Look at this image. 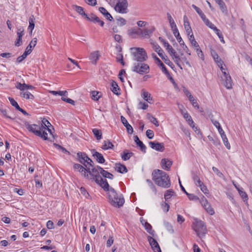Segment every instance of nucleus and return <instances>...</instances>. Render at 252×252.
Wrapping results in <instances>:
<instances>
[{"instance_id": "obj_43", "label": "nucleus", "mask_w": 252, "mask_h": 252, "mask_svg": "<svg viewBox=\"0 0 252 252\" xmlns=\"http://www.w3.org/2000/svg\"><path fill=\"white\" fill-rule=\"evenodd\" d=\"M147 118L150 120V121L154 124L156 126H159V123L157 120V119L152 116L150 113L147 114Z\"/></svg>"}, {"instance_id": "obj_57", "label": "nucleus", "mask_w": 252, "mask_h": 252, "mask_svg": "<svg viewBox=\"0 0 252 252\" xmlns=\"http://www.w3.org/2000/svg\"><path fill=\"white\" fill-rule=\"evenodd\" d=\"M46 129H43V130H41V135H38V136L40 137L42 139L44 140H47L48 139L47 137V133L45 131Z\"/></svg>"}, {"instance_id": "obj_3", "label": "nucleus", "mask_w": 252, "mask_h": 252, "mask_svg": "<svg viewBox=\"0 0 252 252\" xmlns=\"http://www.w3.org/2000/svg\"><path fill=\"white\" fill-rule=\"evenodd\" d=\"M105 191H108V197L110 204L114 207L120 208L122 207L124 203L125 199L122 194H118L112 188H108Z\"/></svg>"}, {"instance_id": "obj_4", "label": "nucleus", "mask_w": 252, "mask_h": 252, "mask_svg": "<svg viewBox=\"0 0 252 252\" xmlns=\"http://www.w3.org/2000/svg\"><path fill=\"white\" fill-rule=\"evenodd\" d=\"M192 228L200 238H203L207 232L205 223L197 219H194Z\"/></svg>"}, {"instance_id": "obj_56", "label": "nucleus", "mask_w": 252, "mask_h": 252, "mask_svg": "<svg viewBox=\"0 0 252 252\" xmlns=\"http://www.w3.org/2000/svg\"><path fill=\"white\" fill-rule=\"evenodd\" d=\"M210 119H211V121L212 122V123L213 124V125H214V126L217 128V129H219V127H220V123L216 121V120H214L213 119V115L212 114H210V116H209Z\"/></svg>"}, {"instance_id": "obj_48", "label": "nucleus", "mask_w": 252, "mask_h": 252, "mask_svg": "<svg viewBox=\"0 0 252 252\" xmlns=\"http://www.w3.org/2000/svg\"><path fill=\"white\" fill-rule=\"evenodd\" d=\"M192 179L195 184L198 187L201 184L203 183V182L200 180L199 176L196 174H194L192 176Z\"/></svg>"}, {"instance_id": "obj_55", "label": "nucleus", "mask_w": 252, "mask_h": 252, "mask_svg": "<svg viewBox=\"0 0 252 252\" xmlns=\"http://www.w3.org/2000/svg\"><path fill=\"white\" fill-rule=\"evenodd\" d=\"M29 55H30L29 53H27V52H26L25 51L24 53L23 54L22 56H19L17 58V62L18 63L22 62Z\"/></svg>"}, {"instance_id": "obj_51", "label": "nucleus", "mask_w": 252, "mask_h": 252, "mask_svg": "<svg viewBox=\"0 0 252 252\" xmlns=\"http://www.w3.org/2000/svg\"><path fill=\"white\" fill-rule=\"evenodd\" d=\"M100 94V92L93 91L92 92V98L94 100H98L101 96V95L99 94Z\"/></svg>"}, {"instance_id": "obj_46", "label": "nucleus", "mask_w": 252, "mask_h": 252, "mask_svg": "<svg viewBox=\"0 0 252 252\" xmlns=\"http://www.w3.org/2000/svg\"><path fill=\"white\" fill-rule=\"evenodd\" d=\"M243 189H238V190L239 191V194L241 196V197L243 198L244 200V201H247L248 200V196L246 192L244 191H243Z\"/></svg>"}, {"instance_id": "obj_36", "label": "nucleus", "mask_w": 252, "mask_h": 252, "mask_svg": "<svg viewBox=\"0 0 252 252\" xmlns=\"http://www.w3.org/2000/svg\"><path fill=\"white\" fill-rule=\"evenodd\" d=\"M20 95L27 99H33L34 97L31 93L28 91H23L20 93Z\"/></svg>"}, {"instance_id": "obj_17", "label": "nucleus", "mask_w": 252, "mask_h": 252, "mask_svg": "<svg viewBox=\"0 0 252 252\" xmlns=\"http://www.w3.org/2000/svg\"><path fill=\"white\" fill-rule=\"evenodd\" d=\"M73 167L75 169L78 170L80 173H82L84 176L87 178H89V174L87 173L88 168H84L82 165L80 164L75 163L74 164Z\"/></svg>"}, {"instance_id": "obj_18", "label": "nucleus", "mask_w": 252, "mask_h": 252, "mask_svg": "<svg viewBox=\"0 0 252 252\" xmlns=\"http://www.w3.org/2000/svg\"><path fill=\"white\" fill-rule=\"evenodd\" d=\"M172 164V161L167 158H162L160 162V165L162 169L168 171Z\"/></svg>"}, {"instance_id": "obj_22", "label": "nucleus", "mask_w": 252, "mask_h": 252, "mask_svg": "<svg viewBox=\"0 0 252 252\" xmlns=\"http://www.w3.org/2000/svg\"><path fill=\"white\" fill-rule=\"evenodd\" d=\"M152 57L157 61V63L158 65L160 67L162 71L163 72L168 73V70H167L165 66L162 63V62L160 60L159 58H158L155 54H152Z\"/></svg>"}, {"instance_id": "obj_20", "label": "nucleus", "mask_w": 252, "mask_h": 252, "mask_svg": "<svg viewBox=\"0 0 252 252\" xmlns=\"http://www.w3.org/2000/svg\"><path fill=\"white\" fill-rule=\"evenodd\" d=\"M121 120L123 124L126 127L128 133L132 134L133 132V128L127 122L126 119L123 116H121Z\"/></svg>"}, {"instance_id": "obj_40", "label": "nucleus", "mask_w": 252, "mask_h": 252, "mask_svg": "<svg viewBox=\"0 0 252 252\" xmlns=\"http://www.w3.org/2000/svg\"><path fill=\"white\" fill-rule=\"evenodd\" d=\"M144 221V227L147 231L151 235H154L155 231L152 230V227L151 225L147 222L146 220Z\"/></svg>"}, {"instance_id": "obj_9", "label": "nucleus", "mask_w": 252, "mask_h": 252, "mask_svg": "<svg viewBox=\"0 0 252 252\" xmlns=\"http://www.w3.org/2000/svg\"><path fill=\"white\" fill-rule=\"evenodd\" d=\"M77 155L79 162L82 163L86 168H88L89 165L92 166V163H93V161L85 153L79 152Z\"/></svg>"}, {"instance_id": "obj_28", "label": "nucleus", "mask_w": 252, "mask_h": 252, "mask_svg": "<svg viewBox=\"0 0 252 252\" xmlns=\"http://www.w3.org/2000/svg\"><path fill=\"white\" fill-rule=\"evenodd\" d=\"M99 11L102 13L108 20L111 21L113 20V18L111 15L103 7H100L98 9Z\"/></svg>"}, {"instance_id": "obj_2", "label": "nucleus", "mask_w": 252, "mask_h": 252, "mask_svg": "<svg viewBox=\"0 0 252 252\" xmlns=\"http://www.w3.org/2000/svg\"><path fill=\"white\" fill-rule=\"evenodd\" d=\"M152 180L157 186L163 188L170 187V178L165 172L159 169H155L152 173Z\"/></svg>"}, {"instance_id": "obj_50", "label": "nucleus", "mask_w": 252, "mask_h": 252, "mask_svg": "<svg viewBox=\"0 0 252 252\" xmlns=\"http://www.w3.org/2000/svg\"><path fill=\"white\" fill-rule=\"evenodd\" d=\"M189 99L194 107L196 108L197 109H199V106L197 102V100L194 98L193 96L190 97Z\"/></svg>"}, {"instance_id": "obj_47", "label": "nucleus", "mask_w": 252, "mask_h": 252, "mask_svg": "<svg viewBox=\"0 0 252 252\" xmlns=\"http://www.w3.org/2000/svg\"><path fill=\"white\" fill-rule=\"evenodd\" d=\"M173 60H174L175 63L177 64V65L181 69H182L183 67L180 63V60H181V59L179 57V55H176L175 56L172 57Z\"/></svg>"}, {"instance_id": "obj_44", "label": "nucleus", "mask_w": 252, "mask_h": 252, "mask_svg": "<svg viewBox=\"0 0 252 252\" xmlns=\"http://www.w3.org/2000/svg\"><path fill=\"white\" fill-rule=\"evenodd\" d=\"M218 4H219L221 12L223 13L227 14V9L225 3L222 0H221L220 1Z\"/></svg>"}, {"instance_id": "obj_30", "label": "nucleus", "mask_w": 252, "mask_h": 252, "mask_svg": "<svg viewBox=\"0 0 252 252\" xmlns=\"http://www.w3.org/2000/svg\"><path fill=\"white\" fill-rule=\"evenodd\" d=\"M114 147V145L109 140H104L102 143L101 148L104 150L109 149H112Z\"/></svg>"}, {"instance_id": "obj_15", "label": "nucleus", "mask_w": 252, "mask_h": 252, "mask_svg": "<svg viewBox=\"0 0 252 252\" xmlns=\"http://www.w3.org/2000/svg\"><path fill=\"white\" fill-rule=\"evenodd\" d=\"M149 144L151 148L157 151L163 152L164 150V146L163 143L150 141L149 142Z\"/></svg>"}, {"instance_id": "obj_12", "label": "nucleus", "mask_w": 252, "mask_h": 252, "mask_svg": "<svg viewBox=\"0 0 252 252\" xmlns=\"http://www.w3.org/2000/svg\"><path fill=\"white\" fill-rule=\"evenodd\" d=\"M159 40L162 42L164 46L166 48L169 54L173 57L175 55H177L175 50L172 48V47L164 39L161 37H159Z\"/></svg>"}, {"instance_id": "obj_41", "label": "nucleus", "mask_w": 252, "mask_h": 252, "mask_svg": "<svg viewBox=\"0 0 252 252\" xmlns=\"http://www.w3.org/2000/svg\"><path fill=\"white\" fill-rule=\"evenodd\" d=\"M141 29L138 28L137 29L131 28L128 30V34L130 36H133L134 34H136L140 36Z\"/></svg>"}, {"instance_id": "obj_16", "label": "nucleus", "mask_w": 252, "mask_h": 252, "mask_svg": "<svg viewBox=\"0 0 252 252\" xmlns=\"http://www.w3.org/2000/svg\"><path fill=\"white\" fill-rule=\"evenodd\" d=\"M91 153L97 162L99 163H103L105 162V160L101 154L96 151L95 149L92 150Z\"/></svg>"}, {"instance_id": "obj_14", "label": "nucleus", "mask_w": 252, "mask_h": 252, "mask_svg": "<svg viewBox=\"0 0 252 252\" xmlns=\"http://www.w3.org/2000/svg\"><path fill=\"white\" fill-rule=\"evenodd\" d=\"M174 36L176 37L177 41L180 43V45L182 47L183 50L189 55H190V53L189 51L188 47L185 45L184 41L180 35L179 31H177L176 33H173Z\"/></svg>"}, {"instance_id": "obj_7", "label": "nucleus", "mask_w": 252, "mask_h": 252, "mask_svg": "<svg viewBox=\"0 0 252 252\" xmlns=\"http://www.w3.org/2000/svg\"><path fill=\"white\" fill-rule=\"evenodd\" d=\"M116 4L114 7L115 11L119 13H127L128 3L127 0H115Z\"/></svg>"}, {"instance_id": "obj_11", "label": "nucleus", "mask_w": 252, "mask_h": 252, "mask_svg": "<svg viewBox=\"0 0 252 252\" xmlns=\"http://www.w3.org/2000/svg\"><path fill=\"white\" fill-rule=\"evenodd\" d=\"M223 85L228 89L232 88V81L229 73L223 72V76L221 77Z\"/></svg>"}, {"instance_id": "obj_29", "label": "nucleus", "mask_w": 252, "mask_h": 252, "mask_svg": "<svg viewBox=\"0 0 252 252\" xmlns=\"http://www.w3.org/2000/svg\"><path fill=\"white\" fill-rule=\"evenodd\" d=\"M97 168H98V169H99V170H100V174L104 177L107 178H108V179H113L114 175L112 174H111V173L108 172V171L104 170L100 166L97 165Z\"/></svg>"}, {"instance_id": "obj_39", "label": "nucleus", "mask_w": 252, "mask_h": 252, "mask_svg": "<svg viewBox=\"0 0 252 252\" xmlns=\"http://www.w3.org/2000/svg\"><path fill=\"white\" fill-rule=\"evenodd\" d=\"M35 18L33 15H31L29 19V26L28 27V30L33 31L34 28Z\"/></svg>"}, {"instance_id": "obj_59", "label": "nucleus", "mask_w": 252, "mask_h": 252, "mask_svg": "<svg viewBox=\"0 0 252 252\" xmlns=\"http://www.w3.org/2000/svg\"><path fill=\"white\" fill-rule=\"evenodd\" d=\"M212 169L213 171L217 175L218 177L220 178H223L224 175L216 167H213Z\"/></svg>"}, {"instance_id": "obj_62", "label": "nucleus", "mask_w": 252, "mask_h": 252, "mask_svg": "<svg viewBox=\"0 0 252 252\" xmlns=\"http://www.w3.org/2000/svg\"><path fill=\"white\" fill-rule=\"evenodd\" d=\"M54 146L58 149L62 150L63 153L69 154L68 151H67L64 147L60 146V145L56 143H54Z\"/></svg>"}, {"instance_id": "obj_23", "label": "nucleus", "mask_w": 252, "mask_h": 252, "mask_svg": "<svg viewBox=\"0 0 252 252\" xmlns=\"http://www.w3.org/2000/svg\"><path fill=\"white\" fill-rule=\"evenodd\" d=\"M73 9L75 10L78 14L81 15L83 17L87 19L88 15L84 12V8L80 6L77 5H72Z\"/></svg>"}, {"instance_id": "obj_10", "label": "nucleus", "mask_w": 252, "mask_h": 252, "mask_svg": "<svg viewBox=\"0 0 252 252\" xmlns=\"http://www.w3.org/2000/svg\"><path fill=\"white\" fill-rule=\"evenodd\" d=\"M200 203L202 206L204 208V209L206 211V212L209 213L211 215H213L215 213V211L213 208L211 207V205L209 203L207 199L203 196L200 199Z\"/></svg>"}, {"instance_id": "obj_58", "label": "nucleus", "mask_w": 252, "mask_h": 252, "mask_svg": "<svg viewBox=\"0 0 252 252\" xmlns=\"http://www.w3.org/2000/svg\"><path fill=\"white\" fill-rule=\"evenodd\" d=\"M184 26L185 29H191L189 22L188 18L186 15L184 16Z\"/></svg>"}, {"instance_id": "obj_49", "label": "nucleus", "mask_w": 252, "mask_h": 252, "mask_svg": "<svg viewBox=\"0 0 252 252\" xmlns=\"http://www.w3.org/2000/svg\"><path fill=\"white\" fill-rule=\"evenodd\" d=\"M8 99L10 102V104L12 106L14 107L16 110H20V106L18 105V103L14 100V99L12 97H9Z\"/></svg>"}, {"instance_id": "obj_24", "label": "nucleus", "mask_w": 252, "mask_h": 252, "mask_svg": "<svg viewBox=\"0 0 252 252\" xmlns=\"http://www.w3.org/2000/svg\"><path fill=\"white\" fill-rule=\"evenodd\" d=\"M99 53L98 51H95L92 52L90 54L89 59L93 64H95L97 60L99 59Z\"/></svg>"}, {"instance_id": "obj_8", "label": "nucleus", "mask_w": 252, "mask_h": 252, "mask_svg": "<svg viewBox=\"0 0 252 252\" xmlns=\"http://www.w3.org/2000/svg\"><path fill=\"white\" fill-rule=\"evenodd\" d=\"M25 125L27 129L30 132L34 133L35 135H41V130L45 129V127L42 124H30L28 122H26Z\"/></svg>"}, {"instance_id": "obj_27", "label": "nucleus", "mask_w": 252, "mask_h": 252, "mask_svg": "<svg viewBox=\"0 0 252 252\" xmlns=\"http://www.w3.org/2000/svg\"><path fill=\"white\" fill-rule=\"evenodd\" d=\"M115 166L116 170L120 173H126L128 171L126 166L124 164H121L120 163H116Z\"/></svg>"}, {"instance_id": "obj_19", "label": "nucleus", "mask_w": 252, "mask_h": 252, "mask_svg": "<svg viewBox=\"0 0 252 252\" xmlns=\"http://www.w3.org/2000/svg\"><path fill=\"white\" fill-rule=\"evenodd\" d=\"M155 28L154 27H152L149 29H141L140 32V36L142 37H150V35L153 33V32L155 31Z\"/></svg>"}, {"instance_id": "obj_5", "label": "nucleus", "mask_w": 252, "mask_h": 252, "mask_svg": "<svg viewBox=\"0 0 252 252\" xmlns=\"http://www.w3.org/2000/svg\"><path fill=\"white\" fill-rule=\"evenodd\" d=\"M133 60L138 63L144 62L148 59V56L144 49L139 47L131 48Z\"/></svg>"}, {"instance_id": "obj_42", "label": "nucleus", "mask_w": 252, "mask_h": 252, "mask_svg": "<svg viewBox=\"0 0 252 252\" xmlns=\"http://www.w3.org/2000/svg\"><path fill=\"white\" fill-rule=\"evenodd\" d=\"M87 20L94 23H96L100 19L94 13H91L88 16V17H87Z\"/></svg>"}, {"instance_id": "obj_34", "label": "nucleus", "mask_w": 252, "mask_h": 252, "mask_svg": "<svg viewBox=\"0 0 252 252\" xmlns=\"http://www.w3.org/2000/svg\"><path fill=\"white\" fill-rule=\"evenodd\" d=\"M141 95L145 100L148 101L149 103L150 102V100H153V98L151 97V94L144 89L142 90Z\"/></svg>"}, {"instance_id": "obj_38", "label": "nucleus", "mask_w": 252, "mask_h": 252, "mask_svg": "<svg viewBox=\"0 0 252 252\" xmlns=\"http://www.w3.org/2000/svg\"><path fill=\"white\" fill-rule=\"evenodd\" d=\"M175 193L173 189H170L167 190L164 193V198L166 201H168Z\"/></svg>"}, {"instance_id": "obj_54", "label": "nucleus", "mask_w": 252, "mask_h": 252, "mask_svg": "<svg viewBox=\"0 0 252 252\" xmlns=\"http://www.w3.org/2000/svg\"><path fill=\"white\" fill-rule=\"evenodd\" d=\"M221 137L223 142L224 145L225 146V147H226V148L228 149H230L231 146H230L229 143L228 142V139H227V138L226 135H222V137Z\"/></svg>"}, {"instance_id": "obj_52", "label": "nucleus", "mask_w": 252, "mask_h": 252, "mask_svg": "<svg viewBox=\"0 0 252 252\" xmlns=\"http://www.w3.org/2000/svg\"><path fill=\"white\" fill-rule=\"evenodd\" d=\"M182 114L183 115V117L188 122H191V124L192 123V119L190 115L188 113L187 111L184 112L183 111H181Z\"/></svg>"}, {"instance_id": "obj_37", "label": "nucleus", "mask_w": 252, "mask_h": 252, "mask_svg": "<svg viewBox=\"0 0 252 252\" xmlns=\"http://www.w3.org/2000/svg\"><path fill=\"white\" fill-rule=\"evenodd\" d=\"M92 131L97 140H100L102 138V132L100 129L97 128H94Z\"/></svg>"}, {"instance_id": "obj_35", "label": "nucleus", "mask_w": 252, "mask_h": 252, "mask_svg": "<svg viewBox=\"0 0 252 252\" xmlns=\"http://www.w3.org/2000/svg\"><path fill=\"white\" fill-rule=\"evenodd\" d=\"M133 155L132 152H128L126 150H125L123 154H121V157L124 160H127L129 159Z\"/></svg>"}, {"instance_id": "obj_61", "label": "nucleus", "mask_w": 252, "mask_h": 252, "mask_svg": "<svg viewBox=\"0 0 252 252\" xmlns=\"http://www.w3.org/2000/svg\"><path fill=\"white\" fill-rule=\"evenodd\" d=\"M189 39L191 44V45L193 46H196V44L198 43L195 40L194 35L193 34H191L189 37Z\"/></svg>"}, {"instance_id": "obj_31", "label": "nucleus", "mask_w": 252, "mask_h": 252, "mask_svg": "<svg viewBox=\"0 0 252 252\" xmlns=\"http://www.w3.org/2000/svg\"><path fill=\"white\" fill-rule=\"evenodd\" d=\"M37 40L36 38H33L29 45L27 47L25 51L27 52V53H29V54H30L32 50V48L35 46L37 43Z\"/></svg>"}, {"instance_id": "obj_45", "label": "nucleus", "mask_w": 252, "mask_h": 252, "mask_svg": "<svg viewBox=\"0 0 252 252\" xmlns=\"http://www.w3.org/2000/svg\"><path fill=\"white\" fill-rule=\"evenodd\" d=\"M161 59L164 61V62L171 68L173 69L175 67L173 63L169 59L167 56H164Z\"/></svg>"}, {"instance_id": "obj_13", "label": "nucleus", "mask_w": 252, "mask_h": 252, "mask_svg": "<svg viewBox=\"0 0 252 252\" xmlns=\"http://www.w3.org/2000/svg\"><path fill=\"white\" fill-rule=\"evenodd\" d=\"M148 240L155 252H161L158 243L154 238L151 236H148Z\"/></svg>"}, {"instance_id": "obj_6", "label": "nucleus", "mask_w": 252, "mask_h": 252, "mask_svg": "<svg viewBox=\"0 0 252 252\" xmlns=\"http://www.w3.org/2000/svg\"><path fill=\"white\" fill-rule=\"evenodd\" d=\"M132 71L139 74L143 75L150 71L149 66L143 62L134 63L132 68Z\"/></svg>"}, {"instance_id": "obj_25", "label": "nucleus", "mask_w": 252, "mask_h": 252, "mask_svg": "<svg viewBox=\"0 0 252 252\" xmlns=\"http://www.w3.org/2000/svg\"><path fill=\"white\" fill-rule=\"evenodd\" d=\"M211 56L213 58L215 62L217 63V64H219L221 65V63H223V62L222 60L219 57L218 54L214 50H211Z\"/></svg>"}, {"instance_id": "obj_1", "label": "nucleus", "mask_w": 252, "mask_h": 252, "mask_svg": "<svg viewBox=\"0 0 252 252\" xmlns=\"http://www.w3.org/2000/svg\"><path fill=\"white\" fill-rule=\"evenodd\" d=\"M93 163H92V166H88L87 173L89 174V178L94 181L96 184L99 185L104 190L107 189L109 187V184L106 179H103L100 176V170L97 168V166L94 167Z\"/></svg>"}, {"instance_id": "obj_64", "label": "nucleus", "mask_w": 252, "mask_h": 252, "mask_svg": "<svg viewBox=\"0 0 252 252\" xmlns=\"http://www.w3.org/2000/svg\"><path fill=\"white\" fill-rule=\"evenodd\" d=\"M161 207L164 211L167 212L169 211L170 206L167 203L164 202L161 204Z\"/></svg>"}, {"instance_id": "obj_60", "label": "nucleus", "mask_w": 252, "mask_h": 252, "mask_svg": "<svg viewBox=\"0 0 252 252\" xmlns=\"http://www.w3.org/2000/svg\"><path fill=\"white\" fill-rule=\"evenodd\" d=\"M201 190L204 193V194H209V190L207 189L206 186L204 185L203 183L201 184L200 186H198Z\"/></svg>"}, {"instance_id": "obj_33", "label": "nucleus", "mask_w": 252, "mask_h": 252, "mask_svg": "<svg viewBox=\"0 0 252 252\" xmlns=\"http://www.w3.org/2000/svg\"><path fill=\"white\" fill-rule=\"evenodd\" d=\"M111 90L112 91V92L114 94H116L117 95H119L120 94V93L118 92V91L120 90V89L119 88V86H118L117 83L115 81H112L111 83Z\"/></svg>"}, {"instance_id": "obj_63", "label": "nucleus", "mask_w": 252, "mask_h": 252, "mask_svg": "<svg viewBox=\"0 0 252 252\" xmlns=\"http://www.w3.org/2000/svg\"><path fill=\"white\" fill-rule=\"evenodd\" d=\"M80 191L81 194H83L86 198H89L90 195L84 187H81L80 189Z\"/></svg>"}, {"instance_id": "obj_32", "label": "nucleus", "mask_w": 252, "mask_h": 252, "mask_svg": "<svg viewBox=\"0 0 252 252\" xmlns=\"http://www.w3.org/2000/svg\"><path fill=\"white\" fill-rule=\"evenodd\" d=\"M153 47L156 52L158 54L159 56L162 58L163 55V50L161 48V47L156 43H154L153 44Z\"/></svg>"}, {"instance_id": "obj_53", "label": "nucleus", "mask_w": 252, "mask_h": 252, "mask_svg": "<svg viewBox=\"0 0 252 252\" xmlns=\"http://www.w3.org/2000/svg\"><path fill=\"white\" fill-rule=\"evenodd\" d=\"M163 224L166 229L170 233H173L174 230L172 225L167 221H164Z\"/></svg>"}, {"instance_id": "obj_21", "label": "nucleus", "mask_w": 252, "mask_h": 252, "mask_svg": "<svg viewBox=\"0 0 252 252\" xmlns=\"http://www.w3.org/2000/svg\"><path fill=\"white\" fill-rule=\"evenodd\" d=\"M167 16L168 20L169 22L170 25L171 30L173 32V33H176L177 32V31H178V30L177 28L176 25L173 19L172 18L171 15L169 13H167Z\"/></svg>"}, {"instance_id": "obj_26", "label": "nucleus", "mask_w": 252, "mask_h": 252, "mask_svg": "<svg viewBox=\"0 0 252 252\" xmlns=\"http://www.w3.org/2000/svg\"><path fill=\"white\" fill-rule=\"evenodd\" d=\"M134 140L136 144L140 147V150L144 153H146V147L143 143V142L140 140L139 137L137 135H135L133 137Z\"/></svg>"}]
</instances>
